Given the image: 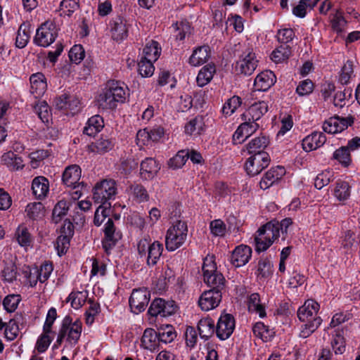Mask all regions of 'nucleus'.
<instances>
[{
  "instance_id": "nucleus-62",
  "label": "nucleus",
  "mask_w": 360,
  "mask_h": 360,
  "mask_svg": "<svg viewBox=\"0 0 360 360\" xmlns=\"http://www.w3.org/2000/svg\"><path fill=\"white\" fill-rule=\"evenodd\" d=\"M19 328L15 319H11L6 326L5 337L8 340H13L18 335Z\"/></svg>"
},
{
  "instance_id": "nucleus-26",
  "label": "nucleus",
  "mask_w": 360,
  "mask_h": 360,
  "mask_svg": "<svg viewBox=\"0 0 360 360\" xmlns=\"http://www.w3.org/2000/svg\"><path fill=\"white\" fill-rule=\"evenodd\" d=\"M160 342L158 333L153 328H146L141 338V346L150 351H154Z\"/></svg>"
},
{
  "instance_id": "nucleus-42",
  "label": "nucleus",
  "mask_w": 360,
  "mask_h": 360,
  "mask_svg": "<svg viewBox=\"0 0 360 360\" xmlns=\"http://www.w3.org/2000/svg\"><path fill=\"white\" fill-rule=\"evenodd\" d=\"M334 195L340 201L347 200L350 196V186L347 181L338 180L334 189Z\"/></svg>"
},
{
  "instance_id": "nucleus-12",
  "label": "nucleus",
  "mask_w": 360,
  "mask_h": 360,
  "mask_svg": "<svg viewBox=\"0 0 360 360\" xmlns=\"http://www.w3.org/2000/svg\"><path fill=\"white\" fill-rule=\"evenodd\" d=\"M150 293L146 289H135L129 297V306L131 311L139 314L145 310L148 304Z\"/></svg>"
},
{
  "instance_id": "nucleus-44",
  "label": "nucleus",
  "mask_w": 360,
  "mask_h": 360,
  "mask_svg": "<svg viewBox=\"0 0 360 360\" xmlns=\"http://www.w3.org/2000/svg\"><path fill=\"white\" fill-rule=\"evenodd\" d=\"M203 129L202 119L200 117H196L191 120L185 125V133L188 135L196 136L200 134Z\"/></svg>"
},
{
  "instance_id": "nucleus-21",
  "label": "nucleus",
  "mask_w": 360,
  "mask_h": 360,
  "mask_svg": "<svg viewBox=\"0 0 360 360\" xmlns=\"http://www.w3.org/2000/svg\"><path fill=\"white\" fill-rule=\"evenodd\" d=\"M268 111L267 103L262 101L252 104L243 114V120L257 122Z\"/></svg>"
},
{
  "instance_id": "nucleus-50",
  "label": "nucleus",
  "mask_w": 360,
  "mask_h": 360,
  "mask_svg": "<svg viewBox=\"0 0 360 360\" xmlns=\"http://www.w3.org/2000/svg\"><path fill=\"white\" fill-rule=\"evenodd\" d=\"M305 0H300L299 4L292 8V13L298 18H304L307 15V8H314L319 0H314L313 2H305Z\"/></svg>"
},
{
  "instance_id": "nucleus-11",
  "label": "nucleus",
  "mask_w": 360,
  "mask_h": 360,
  "mask_svg": "<svg viewBox=\"0 0 360 360\" xmlns=\"http://www.w3.org/2000/svg\"><path fill=\"white\" fill-rule=\"evenodd\" d=\"M258 60L255 53L250 49H248L240 56L236 63V69L240 74L245 75H252L257 67Z\"/></svg>"
},
{
  "instance_id": "nucleus-13",
  "label": "nucleus",
  "mask_w": 360,
  "mask_h": 360,
  "mask_svg": "<svg viewBox=\"0 0 360 360\" xmlns=\"http://www.w3.org/2000/svg\"><path fill=\"white\" fill-rule=\"evenodd\" d=\"M235 328V319L231 314H225L219 317L217 326L216 335L221 340L228 339Z\"/></svg>"
},
{
  "instance_id": "nucleus-4",
  "label": "nucleus",
  "mask_w": 360,
  "mask_h": 360,
  "mask_svg": "<svg viewBox=\"0 0 360 360\" xmlns=\"http://www.w3.org/2000/svg\"><path fill=\"white\" fill-rule=\"evenodd\" d=\"M82 333V323L76 321L72 322L70 316H65L63 320L60 329L59 330L56 343L61 345L64 339L71 345L77 343Z\"/></svg>"
},
{
  "instance_id": "nucleus-5",
  "label": "nucleus",
  "mask_w": 360,
  "mask_h": 360,
  "mask_svg": "<svg viewBox=\"0 0 360 360\" xmlns=\"http://www.w3.org/2000/svg\"><path fill=\"white\" fill-rule=\"evenodd\" d=\"M137 250L139 256L146 258L148 266H155L162 254L163 245L159 241L150 243L147 239L143 238L138 243Z\"/></svg>"
},
{
  "instance_id": "nucleus-54",
  "label": "nucleus",
  "mask_w": 360,
  "mask_h": 360,
  "mask_svg": "<svg viewBox=\"0 0 360 360\" xmlns=\"http://www.w3.org/2000/svg\"><path fill=\"white\" fill-rule=\"evenodd\" d=\"M34 112L38 115L40 120L44 122H48L51 116L48 104L45 101L38 102L34 107Z\"/></svg>"
},
{
  "instance_id": "nucleus-10",
  "label": "nucleus",
  "mask_w": 360,
  "mask_h": 360,
  "mask_svg": "<svg viewBox=\"0 0 360 360\" xmlns=\"http://www.w3.org/2000/svg\"><path fill=\"white\" fill-rule=\"evenodd\" d=\"M104 238L102 240V245L107 254L115 246L116 243L122 238V233L117 230L113 220L108 218L104 226Z\"/></svg>"
},
{
  "instance_id": "nucleus-19",
  "label": "nucleus",
  "mask_w": 360,
  "mask_h": 360,
  "mask_svg": "<svg viewBox=\"0 0 360 360\" xmlns=\"http://www.w3.org/2000/svg\"><path fill=\"white\" fill-rule=\"evenodd\" d=\"M285 174L283 167L277 166L268 170L259 182L262 189L266 190L278 182Z\"/></svg>"
},
{
  "instance_id": "nucleus-15",
  "label": "nucleus",
  "mask_w": 360,
  "mask_h": 360,
  "mask_svg": "<svg viewBox=\"0 0 360 360\" xmlns=\"http://www.w3.org/2000/svg\"><path fill=\"white\" fill-rule=\"evenodd\" d=\"M354 120L352 117H340L335 116L330 117L324 122L323 129L328 134H336L345 130L349 126H351Z\"/></svg>"
},
{
  "instance_id": "nucleus-23",
  "label": "nucleus",
  "mask_w": 360,
  "mask_h": 360,
  "mask_svg": "<svg viewBox=\"0 0 360 360\" xmlns=\"http://www.w3.org/2000/svg\"><path fill=\"white\" fill-rule=\"evenodd\" d=\"M81 178V169L77 165H72L66 167L63 174V181L68 187L75 189L79 187V181Z\"/></svg>"
},
{
  "instance_id": "nucleus-45",
  "label": "nucleus",
  "mask_w": 360,
  "mask_h": 360,
  "mask_svg": "<svg viewBox=\"0 0 360 360\" xmlns=\"http://www.w3.org/2000/svg\"><path fill=\"white\" fill-rule=\"evenodd\" d=\"M188 159V150H180L168 161V166L172 169L182 167Z\"/></svg>"
},
{
  "instance_id": "nucleus-43",
  "label": "nucleus",
  "mask_w": 360,
  "mask_h": 360,
  "mask_svg": "<svg viewBox=\"0 0 360 360\" xmlns=\"http://www.w3.org/2000/svg\"><path fill=\"white\" fill-rule=\"evenodd\" d=\"M68 209L69 203L66 200L58 201L53 210L52 220L53 222L58 224L62 218L66 215Z\"/></svg>"
},
{
  "instance_id": "nucleus-7",
  "label": "nucleus",
  "mask_w": 360,
  "mask_h": 360,
  "mask_svg": "<svg viewBox=\"0 0 360 360\" xmlns=\"http://www.w3.org/2000/svg\"><path fill=\"white\" fill-rule=\"evenodd\" d=\"M270 223H267L258 231V235L255 238V250L258 252L266 250L277 239L276 229Z\"/></svg>"
},
{
  "instance_id": "nucleus-24",
  "label": "nucleus",
  "mask_w": 360,
  "mask_h": 360,
  "mask_svg": "<svg viewBox=\"0 0 360 360\" xmlns=\"http://www.w3.org/2000/svg\"><path fill=\"white\" fill-rule=\"evenodd\" d=\"M326 141V137L322 132L314 131L302 140V148L309 152L322 146Z\"/></svg>"
},
{
  "instance_id": "nucleus-9",
  "label": "nucleus",
  "mask_w": 360,
  "mask_h": 360,
  "mask_svg": "<svg viewBox=\"0 0 360 360\" xmlns=\"http://www.w3.org/2000/svg\"><path fill=\"white\" fill-rule=\"evenodd\" d=\"M270 157L267 153H257L247 160L245 168L248 175L256 176L268 167Z\"/></svg>"
},
{
  "instance_id": "nucleus-51",
  "label": "nucleus",
  "mask_w": 360,
  "mask_h": 360,
  "mask_svg": "<svg viewBox=\"0 0 360 360\" xmlns=\"http://www.w3.org/2000/svg\"><path fill=\"white\" fill-rule=\"evenodd\" d=\"M79 8V0H63L60 5V15L70 16Z\"/></svg>"
},
{
  "instance_id": "nucleus-20",
  "label": "nucleus",
  "mask_w": 360,
  "mask_h": 360,
  "mask_svg": "<svg viewBox=\"0 0 360 360\" xmlns=\"http://www.w3.org/2000/svg\"><path fill=\"white\" fill-rule=\"evenodd\" d=\"M252 256V249L245 245L237 246L232 252L231 262L236 267L246 264Z\"/></svg>"
},
{
  "instance_id": "nucleus-6",
  "label": "nucleus",
  "mask_w": 360,
  "mask_h": 360,
  "mask_svg": "<svg viewBox=\"0 0 360 360\" xmlns=\"http://www.w3.org/2000/svg\"><path fill=\"white\" fill-rule=\"evenodd\" d=\"M117 194V184L113 179H104L97 183L93 192V199L96 203L108 205V202Z\"/></svg>"
},
{
  "instance_id": "nucleus-34",
  "label": "nucleus",
  "mask_w": 360,
  "mask_h": 360,
  "mask_svg": "<svg viewBox=\"0 0 360 360\" xmlns=\"http://www.w3.org/2000/svg\"><path fill=\"white\" fill-rule=\"evenodd\" d=\"M113 146L114 143L110 139L101 137L89 145V148L93 153H105L112 150Z\"/></svg>"
},
{
  "instance_id": "nucleus-2",
  "label": "nucleus",
  "mask_w": 360,
  "mask_h": 360,
  "mask_svg": "<svg viewBox=\"0 0 360 360\" xmlns=\"http://www.w3.org/2000/svg\"><path fill=\"white\" fill-rule=\"evenodd\" d=\"M174 215L170 217L176 218V221L167 231L165 245L168 251H174L180 248L186 241L188 234V227L185 221L178 219L180 217V207L179 205L173 206ZM173 213H172V214Z\"/></svg>"
},
{
  "instance_id": "nucleus-27",
  "label": "nucleus",
  "mask_w": 360,
  "mask_h": 360,
  "mask_svg": "<svg viewBox=\"0 0 360 360\" xmlns=\"http://www.w3.org/2000/svg\"><path fill=\"white\" fill-rule=\"evenodd\" d=\"M210 58V48L202 46L196 48L190 56L188 63L191 65L196 67L206 63Z\"/></svg>"
},
{
  "instance_id": "nucleus-29",
  "label": "nucleus",
  "mask_w": 360,
  "mask_h": 360,
  "mask_svg": "<svg viewBox=\"0 0 360 360\" xmlns=\"http://www.w3.org/2000/svg\"><path fill=\"white\" fill-rule=\"evenodd\" d=\"M269 143L268 137L260 136L252 139L246 146L249 154L255 155L257 153H266L264 149Z\"/></svg>"
},
{
  "instance_id": "nucleus-32",
  "label": "nucleus",
  "mask_w": 360,
  "mask_h": 360,
  "mask_svg": "<svg viewBox=\"0 0 360 360\" xmlns=\"http://www.w3.org/2000/svg\"><path fill=\"white\" fill-rule=\"evenodd\" d=\"M104 122L100 115H94L90 117L84 128V134L92 136L99 132L103 127Z\"/></svg>"
},
{
  "instance_id": "nucleus-56",
  "label": "nucleus",
  "mask_w": 360,
  "mask_h": 360,
  "mask_svg": "<svg viewBox=\"0 0 360 360\" xmlns=\"http://www.w3.org/2000/svg\"><path fill=\"white\" fill-rule=\"evenodd\" d=\"M22 273L27 279L29 286L34 287L37 282L39 281L38 268L37 266L32 269L30 266H25L22 270Z\"/></svg>"
},
{
  "instance_id": "nucleus-3",
  "label": "nucleus",
  "mask_w": 360,
  "mask_h": 360,
  "mask_svg": "<svg viewBox=\"0 0 360 360\" xmlns=\"http://www.w3.org/2000/svg\"><path fill=\"white\" fill-rule=\"evenodd\" d=\"M127 89L117 81L108 82L105 90L99 95L98 102L103 109H114L118 103L125 101Z\"/></svg>"
},
{
  "instance_id": "nucleus-64",
  "label": "nucleus",
  "mask_w": 360,
  "mask_h": 360,
  "mask_svg": "<svg viewBox=\"0 0 360 360\" xmlns=\"http://www.w3.org/2000/svg\"><path fill=\"white\" fill-rule=\"evenodd\" d=\"M353 74V64L351 61H347L341 70L339 81L342 84L349 83L352 75Z\"/></svg>"
},
{
  "instance_id": "nucleus-31",
  "label": "nucleus",
  "mask_w": 360,
  "mask_h": 360,
  "mask_svg": "<svg viewBox=\"0 0 360 360\" xmlns=\"http://www.w3.org/2000/svg\"><path fill=\"white\" fill-rule=\"evenodd\" d=\"M160 52L161 48L158 42L150 40L143 48V56L141 58L148 60L149 61H156L160 56Z\"/></svg>"
},
{
  "instance_id": "nucleus-47",
  "label": "nucleus",
  "mask_w": 360,
  "mask_h": 360,
  "mask_svg": "<svg viewBox=\"0 0 360 360\" xmlns=\"http://www.w3.org/2000/svg\"><path fill=\"white\" fill-rule=\"evenodd\" d=\"M160 342L164 343L172 342L176 337V333L171 325L162 326L158 333Z\"/></svg>"
},
{
  "instance_id": "nucleus-60",
  "label": "nucleus",
  "mask_w": 360,
  "mask_h": 360,
  "mask_svg": "<svg viewBox=\"0 0 360 360\" xmlns=\"http://www.w3.org/2000/svg\"><path fill=\"white\" fill-rule=\"evenodd\" d=\"M85 51L80 44L73 46L69 51L70 60L76 64L79 63L84 58Z\"/></svg>"
},
{
  "instance_id": "nucleus-48",
  "label": "nucleus",
  "mask_w": 360,
  "mask_h": 360,
  "mask_svg": "<svg viewBox=\"0 0 360 360\" xmlns=\"http://www.w3.org/2000/svg\"><path fill=\"white\" fill-rule=\"evenodd\" d=\"M86 297L87 292L86 291L72 292L67 299V302H70L73 308L79 309L85 303Z\"/></svg>"
},
{
  "instance_id": "nucleus-22",
  "label": "nucleus",
  "mask_w": 360,
  "mask_h": 360,
  "mask_svg": "<svg viewBox=\"0 0 360 360\" xmlns=\"http://www.w3.org/2000/svg\"><path fill=\"white\" fill-rule=\"evenodd\" d=\"M140 176L143 179H153L160 169V164L152 158H147L141 163Z\"/></svg>"
},
{
  "instance_id": "nucleus-33",
  "label": "nucleus",
  "mask_w": 360,
  "mask_h": 360,
  "mask_svg": "<svg viewBox=\"0 0 360 360\" xmlns=\"http://www.w3.org/2000/svg\"><path fill=\"white\" fill-rule=\"evenodd\" d=\"M216 72L215 66L213 64L205 65L198 72L196 78L197 84L199 86H204L207 84L212 79Z\"/></svg>"
},
{
  "instance_id": "nucleus-8",
  "label": "nucleus",
  "mask_w": 360,
  "mask_h": 360,
  "mask_svg": "<svg viewBox=\"0 0 360 360\" xmlns=\"http://www.w3.org/2000/svg\"><path fill=\"white\" fill-rule=\"evenodd\" d=\"M56 36L57 30L55 25L46 22L37 30L34 42L38 46L47 47L55 41Z\"/></svg>"
},
{
  "instance_id": "nucleus-17",
  "label": "nucleus",
  "mask_w": 360,
  "mask_h": 360,
  "mask_svg": "<svg viewBox=\"0 0 360 360\" xmlns=\"http://www.w3.org/2000/svg\"><path fill=\"white\" fill-rule=\"evenodd\" d=\"M259 127L257 122H251L248 120H244V122L240 124L236 131L233 134V142L234 144L243 143L252 134H253Z\"/></svg>"
},
{
  "instance_id": "nucleus-30",
  "label": "nucleus",
  "mask_w": 360,
  "mask_h": 360,
  "mask_svg": "<svg viewBox=\"0 0 360 360\" xmlns=\"http://www.w3.org/2000/svg\"><path fill=\"white\" fill-rule=\"evenodd\" d=\"M198 330L202 339H209L216 332L214 321L210 318L201 319L198 323Z\"/></svg>"
},
{
  "instance_id": "nucleus-14",
  "label": "nucleus",
  "mask_w": 360,
  "mask_h": 360,
  "mask_svg": "<svg viewBox=\"0 0 360 360\" xmlns=\"http://www.w3.org/2000/svg\"><path fill=\"white\" fill-rule=\"evenodd\" d=\"M222 292L219 290L205 291L198 300V305L203 311H207L215 309L221 301Z\"/></svg>"
},
{
  "instance_id": "nucleus-59",
  "label": "nucleus",
  "mask_w": 360,
  "mask_h": 360,
  "mask_svg": "<svg viewBox=\"0 0 360 360\" xmlns=\"http://www.w3.org/2000/svg\"><path fill=\"white\" fill-rule=\"evenodd\" d=\"M333 176V172L329 170H326L319 174L314 179L315 187L318 189H321L330 182Z\"/></svg>"
},
{
  "instance_id": "nucleus-53",
  "label": "nucleus",
  "mask_w": 360,
  "mask_h": 360,
  "mask_svg": "<svg viewBox=\"0 0 360 360\" xmlns=\"http://www.w3.org/2000/svg\"><path fill=\"white\" fill-rule=\"evenodd\" d=\"M240 98L236 96H233L224 103L221 109L222 113L226 116H229L235 112V110L240 105Z\"/></svg>"
},
{
  "instance_id": "nucleus-1",
  "label": "nucleus",
  "mask_w": 360,
  "mask_h": 360,
  "mask_svg": "<svg viewBox=\"0 0 360 360\" xmlns=\"http://www.w3.org/2000/svg\"><path fill=\"white\" fill-rule=\"evenodd\" d=\"M319 307L318 302L308 300L299 308L297 316L302 322L305 323L300 333L301 338H308L321 324L322 319L318 316Z\"/></svg>"
},
{
  "instance_id": "nucleus-39",
  "label": "nucleus",
  "mask_w": 360,
  "mask_h": 360,
  "mask_svg": "<svg viewBox=\"0 0 360 360\" xmlns=\"http://www.w3.org/2000/svg\"><path fill=\"white\" fill-rule=\"evenodd\" d=\"M2 162L12 170H18L24 166L22 158L13 152L5 153L2 156Z\"/></svg>"
},
{
  "instance_id": "nucleus-35",
  "label": "nucleus",
  "mask_w": 360,
  "mask_h": 360,
  "mask_svg": "<svg viewBox=\"0 0 360 360\" xmlns=\"http://www.w3.org/2000/svg\"><path fill=\"white\" fill-rule=\"evenodd\" d=\"M204 281L211 287L210 290H219L222 291L225 285V278L220 272H215L209 276H205Z\"/></svg>"
},
{
  "instance_id": "nucleus-25",
  "label": "nucleus",
  "mask_w": 360,
  "mask_h": 360,
  "mask_svg": "<svg viewBox=\"0 0 360 360\" xmlns=\"http://www.w3.org/2000/svg\"><path fill=\"white\" fill-rule=\"evenodd\" d=\"M276 81L274 73L271 70L262 72L256 77L254 82L257 91H265L272 86Z\"/></svg>"
},
{
  "instance_id": "nucleus-49",
  "label": "nucleus",
  "mask_w": 360,
  "mask_h": 360,
  "mask_svg": "<svg viewBox=\"0 0 360 360\" xmlns=\"http://www.w3.org/2000/svg\"><path fill=\"white\" fill-rule=\"evenodd\" d=\"M110 212V204L108 205L101 204L96 209L94 218V223L96 226H100L103 221L109 217Z\"/></svg>"
},
{
  "instance_id": "nucleus-18",
  "label": "nucleus",
  "mask_w": 360,
  "mask_h": 360,
  "mask_svg": "<svg viewBox=\"0 0 360 360\" xmlns=\"http://www.w3.org/2000/svg\"><path fill=\"white\" fill-rule=\"evenodd\" d=\"M30 93L35 98L41 97L47 89L46 79L41 72L32 74L30 77Z\"/></svg>"
},
{
  "instance_id": "nucleus-63",
  "label": "nucleus",
  "mask_w": 360,
  "mask_h": 360,
  "mask_svg": "<svg viewBox=\"0 0 360 360\" xmlns=\"http://www.w3.org/2000/svg\"><path fill=\"white\" fill-rule=\"evenodd\" d=\"M16 275L17 268L15 265L12 262L6 264L2 271V276L4 280L8 283H11L15 280Z\"/></svg>"
},
{
  "instance_id": "nucleus-16",
  "label": "nucleus",
  "mask_w": 360,
  "mask_h": 360,
  "mask_svg": "<svg viewBox=\"0 0 360 360\" xmlns=\"http://www.w3.org/2000/svg\"><path fill=\"white\" fill-rule=\"evenodd\" d=\"M112 38L116 41H121L128 35L127 20L120 15L111 19L109 23Z\"/></svg>"
},
{
  "instance_id": "nucleus-61",
  "label": "nucleus",
  "mask_w": 360,
  "mask_h": 360,
  "mask_svg": "<svg viewBox=\"0 0 360 360\" xmlns=\"http://www.w3.org/2000/svg\"><path fill=\"white\" fill-rule=\"evenodd\" d=\"M333 158L345 166L348 165L351 161L349 150L347 146L340 148L334 152Z\"/></svg>"
},
{
  "instance_id": "nucleus-46",
  "label": "nucleus",
  "mask_w": 360,
  "mask_h": 360,
  "mask_svg": "<svg viewBox=\"0 0 360 360\" xmlns=\"http://www.w3.org/2000/svg\"><path fill=\"white\" fill-rule=\"evenodd\" d=\"M252 332L256 337L264 341H268L274 333L272 330H270L268 326L262 322H257L253 326Z\"/></svg>"
},
{
  "instance_id": "nucleus-41",
  "label": "nucleus",
  "mask_w": 360,
  "mask_h": 360,
  "mask_svg": "<svg viewBox=\"0 0 360 360\" xmlns=\"http://www.w3.org/2000/svg\"><path fill=\"white\" fill-rule=\"evenodd\" d=\"M127 191L129 193L139 202L146 201L149 198L146 189L143 186L139 184H133L130 185Z\"/></svg>"
},
{
  "instance_id": "nucleus-28",
  "label": "nucleus",
  "mask_w": 360,
  "mask_h": 360,
  "mask_svg": "<svg viewBox=\"0 0 360 360\" xmlns=\"http://www.w3.org/2000/svg\"><path fill=\"white\" fill-rule=\"evenodd\" d=\"M49 181L45 177L37 176L33 179L32 190L37 198H44L49 192Z\"/></svg>"
},
{
  "instance_id": "nucleus-37",
  "label": "nucleus",
  "mask_w": 360,
  "mask_h": 360,
  "mask_svg": "<svg viewBox=\"0 0 360 360\" xmlns=\"http://www.w3.org/2000/svg\"><path fill=\"white\" fill-rule=\"evenodd\" d=\"M30 38V25L22 23L17 33L15 38V46L19 49L26 46Z\"/></svg>"
},
{
  "instance_id": "nucleus-38",
  "label": "nucleus",
  "mask_w": 360,
  "mask_h": 360,
  "mask_svg": "<svg viewBox=\"0 0 360 360\" xmlns=\"http://www.w3.org/2000/svg\"><path fill=\"white\" fill-rule=\"evenodd\" d=\"M248 309L250 311L258 314L261 318L266 316L264 307L260 303V297L258 293H252L250 295L248 299Z\"/></svg>"
},
{
  "instance_id": "nucleus-52",
  "label": "nucleus",
  "mask_w": 360,
  "mask_h": 360,
  "mask_svg": "<svg viewBox=\"0 0 360 360\" xmlns=\"http://www.w3.org/2000/svg\"><path fill=\"white\" fill-rule=\"evenodd\" d=\"M352 90L350 88L337 91L333 97V104L336 107L342 108L346 105V100L352 97Z\"/></svg>"
},
{
  "instance_id": "nucleus-36",
  "label": "nucleus",
  "mask_w": 360,
  "mask_h": 360,
  "mask_svg": "<svg viewBox=\"0 0 360 360\" xmlns=\"http://www.w3.org/2000/svg\"><path fill=\"white\" fill-rule=\"evenodd\" d=\"M56 107L60 110H74L78 107L79 101L77 99H71L70 97L64 94L58 98H56L54 101Z\"/></svg>"
},
{
  "instance_id": "nucleus-55",
  "label": "nucleus",
  "mask_w": 360,
  "mask_h": 360,
  "mask_svg": "<svg viewBox=\"0 0 360 360\" xmlns=\"http://www.w3.org/2000/svg\"><path fill=\"white\" fill-rule=\"evenodd\" d=\"M43 210L44 206L41 202H33L27 205L25 212L29 218L36 219L43 215Z\"/></svg>"
},
{
  "instance_id": "nucleus-58",
  "label": "nucleus",
  "mask_w": 360,
  "mask_h": 360,
  "mask_svg": "<svg viewBox=\"0 0 360 360\" xmlns=\"http://www.w3.org/2000/svg\"><path fill=\"white\" fill-rule=\"evenodd\" d=\"M153 62L142 58L140 60L138 64L139 72L142 77H148L153 75L155 70L153 65Z\"/></svg>"
},
{
  "instance_id": "nucleus-57",
  "label": "nucleus",
  "mask_w": 360,
  "mask_h": 360,
  "mask_svg": "<svg viewBox=\"0 0 360 360\" xmlns=\"http://www.w3.org/2000/svg\"><path fill=\"white\" fill-rule=\"evenodd\" d=\"M173 27L176 32V39L179 40L184 39L186 35L191 32V26L189 23L186 21L176 22L174 25H173Z\"/></svg>"
},
{
  "instance_id": "nucleus-40",
  "label": "nucleus",
  "mask_w": 360,
  "mask_h": 360,
  "mask_svg": "<svg viewBox=\"0 0 360 360\" xmlns=\"http://www.w3.org/2000/svg\"><path fill=\"white\" fill-rule=\"evenodd\" d=\"M291 55V48L288 44H281L271 53V60L275 63H281L288 59Z\"/></svg>"
}]
</instances>
